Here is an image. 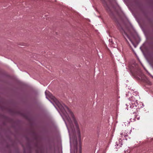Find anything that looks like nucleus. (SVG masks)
<instances>
[{"mask_svg":"<svg viewBox=\"0 0 153 153\" xmlns=\"http://www.w3.org/2000/svg\"><path fill=\"white\" fill-rule=\"evenodd\" d=\"M122 139H123V138H122V137L120 138V140H119V142H121V141L122 140Z\"/></svg>","mask_w":153,"mask_h":153,"instance_id":"obj_7","label":"nucleus"},{"mask_svg":"<svg viewBox=\"0 0 153 153\" xmlns=\"http://www.w3.org/2000/svg\"><path fill=\"white\" fill-rule=\"evenodd\" d=\"M135 119H137V120H139L140 119V117L139 116H137L135 117Z\"/></svg>","mask_w":153,"mask_h":153,"instance_id":"obj_5","label":"nucleus"},{"mask_svg":"<svg viewBox=\"0 0 153 153\" xmlns=\"http://www.w3.org/2000/svg\"><path fill=\"white\" fill-rule=\"evenodd\" d=\"M129 134V133H128V131H125L122 134H120V137H123V135L124 137H125L128 136V135Z\"/></svg>","mask_w":153,"mask_h":153,"instance_id":"obj_4","label":"nucleus"},{"mask_svg":"<svg viewBox=\"0 0 153 153\" xmlns=\"http://www.w3.org/2000/svg\"><path fill=\"white\" fill-rule=\"evenodd\" d=\"M45 95H46V98L48 99V96H47V91H46L45 92Z\"/></svg>","mask_w":153,"mask_h":153,"instance_id":"obj_6","label":"nucleus"},{"mask_svg":"<svg viewBox=\"0 0 153 153\" xmlns=\"http://www.w3.org/2000/svg\"><path fill=\"white\" fill-rule=\"evenodd\" d=\"M130 152V151H127L126 152V151H125V152L126 153H129V152Z\"/></svg>","mask_w":153,"mask_h":153,"instance_id":"obj_8","label":"nucleus"},{"mask_svg":"<svg viewBox=\"0 0 153 153\" xmlns=\"http://www.w3.org/2000/svg\"><path fill=\"white\" fill-rule=\"evenodd\" d=\"M71 153H81V149H71Z\"/></svg>","mask_w":153,"mask_h":153,"instance_id":"obj_3","label":"nucleus"},{"mask_svg":"<svg viewBox=\"0 0 153 153\" xmlns=\"http://www.w3.org/2000/svg\"><path fill=\"white\" fill-rule=\"evenodd\" d=\"M48 125H49V120H48Z\"/></svg>","mask_w":153,"mask_h":153,"instance_id":"obj_9","label":"nucleus"},{"mask_svg":"<svg viewBox=\"0 0 153 153\" xmlns=\"http://www.w3.org/2000/svg\"><path fill=\"white\" fill-rule=\"evenodd\" d=\"M126 105L127 107V110L132 109V111H134L135 109H136V107L138 105V104L137 100L135 101L132 100L130 101L129 105L127 104Z\"/></svg>","mask_w":153,"mask_h":153,"instance_id":"obj_1","label":"nucleus"},{"mask_svg":"<svg viewBox=\"0 0 153 153\" xmlns=\"http://www.w3.org/2000/svg\"><path fill=\"white\" fill-rule=\"evenodd\" d=\"M120 32L123 33V34L124 35H125L128 38V39H129L130 41L131 42L132 44L134 45V46L135 47H136V46L134 44L133 42L131 40V38L128 36V34H127V33H126L125 31L124 30H123L122 28L120 30Z\"/></svg>","mask_w":153,"mask_h":153,"instance_id":"obj_2","label":"nucleus"}]
</instances>
